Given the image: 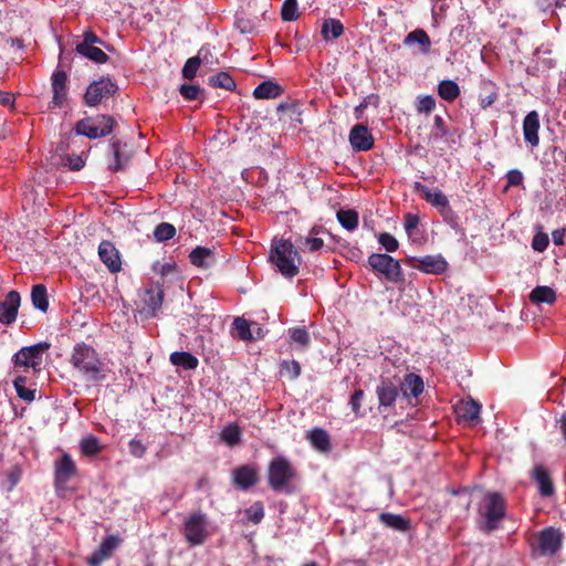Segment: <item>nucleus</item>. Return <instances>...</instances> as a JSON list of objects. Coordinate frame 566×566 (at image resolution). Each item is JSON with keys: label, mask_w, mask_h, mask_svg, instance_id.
<instances>
[{"label": "nucleus", "mask_w": 566, "mask_h": 566, "mask_svg": "<svg viewBox=\"0 0 566 566\" xmlns=\"http://www.w3.org/2000/svg\"><path fill=\"white\" fill-rule=\"evenodd\" d=\"M70 363L74 373L86 382L96 385L107 378L108 369L91 345L85 343L75 344L71 353Z\"/></svg>", "instance_id": "nucleus-1"}, {"label": "nucleus", "mask_w": 566, "mask_h": 566, "mask_svg": "<svg viewBox=\"0 0 566 566\" xmlns=\"http://www.w3.org/2000/svg\"><path fill=\"white\" fill-rule=\"evenodd\" d=\"M480 530L491 533L500 527L506 513V502L497 492H488L479 503Z\"/></svg>", "instance_id": "nucleus-2"}, {"label": "nucleus", "mask_w": 566, "mask_h": 566, "mask_svg": "<svg viewBox=\"0 0 566 566\" xmlns=\"http://www.w3.org/2000/svg\"><path fill=\"white\" fill-rule=\"evenodd\" d=\"M295 478L296 470L286 458L279 455L271 460L268 469V483L273 491L292 493V483Z\"/></svg>", "instance_id": "nucleus-3"}, {"label": "nucleus", "mask_w": 566, "mask_h": 566, "mask_svg": "<svg viewBox=\"0 0 566 566\" xmlns=\"http://www.w3.org/2000/svg\"><path fill=\"white\" fill-rule=\"evenodd\" d=\"M181 533L190 546L202 545L212 535L208 515L200 510L189 513L182 522Z\"/></svg>", "instance_id": "nucleus-4"}, {"label": "nucleus", "mask_w": 566, "mask_h": 566, "mask_svg": "<svg viewBox=\"0 0 566 566\" xmlns=\"http://www.w3.org/2000/svg\"><path fill=\"white\" fill-rule=\"evenodd\" d=\"M118 91V85L107 75L101 76L90 83L84 95V104L88 107H95L104 99L113 97Z\"/></svg>", "instance_id": "nucleus-5"}, {"label": "nucleus", "mask_w": 566, "mask_h": 566, "mask_svg": "<svg viewBox=\"0 0 566 566\" xmlns=\"http://www.w3.org/2000/svg\"><path fill=\"white\" fill-rule=\"evenodd\" d=\"M50 348L48 343H38L32 346L22 347L12 356L14 368H32L34 371L41 369L43 354Z\"/></svg>", "instance_id": "nucleus-6"}, {"label": "nucleus", "mask_w": 566, "mask_h": 566, "mask_svg": "<svg viewBox=\"0 0 566 566\" xmlns=\"http://www.w3.org/2000/svg\"><path fill=\"white\" fill-rule=\"evenodd\" d=\"M269 261L285 277L295 276L301 265L297 250H270Z\"/></svg>", "instance_id": "nucleus-7"}, {"label": "nucleus", "mask_w": 566, "mask_h": 566, "mask_svg": "<svg viewBox=\"0 0 566 566\" xmlns=\"http://www.w3.org/2000/svg\"><path fill=\"white\" fill-rule=\"evenodd\" d=\"M375 391L378 398V411L385 417L394 412L400 395L399 385L390 378H381Z\"/></svg>", "instance_id": "nucleus-8"}, {"label": "nucleus", "mask_w": 566, "mask_h": 566, "mask_svg": "<svg viewBox=\"0 0 566 566\" xmlns=\"http://www.w3.org/2000/svg\"><path fill=\"white\" fill-rule=\"evenodd\" d=\"M368 263L377 274L384 275L386 280L398 283L402 280V272L399 262L386 253H373Z\"/></svg>", "instance_id": "nucleus-9"}, {"label": "nucleus", "mask_w": 566, "mask_h": 566, "mask_svg": "<svg viewBox=\"0 0 566 566\" xmlns=\"http://www.w3.org/2000/svg\"><path fill=\"white\" fill-rule=\"evenodd\" d=\"M101 120L106 122L107 124L103 126L99 130L95 127L94 117H86L78 120L75 124L74 130L78 136H85L90 139H96L99 137H105L112 134L114 126L116 125V120L113 116L109 115H101Z\"/></svg>", "instance_id": "nucleus-10"}, {"label": "nucleus", "mask_w": 566, "mask_h": 566, "mask_svg": "<svg viewBox=\"0 0 566 566\" xmlns=\"http://www.w3.org/2000/svg\"><path fill=\"white\" fill-rule=\"evenodd\" d=\"M410 266L426 274L442 275L448 270V262L441 254L410 256Z\"/></svg>", "instance_id": "nucleus-11"}, {"label": "nucleus", "mask_w": 566, "mask_h": 566, "mask_svg": "<svg viewBox=\"0 0 566 566\" xmlns=\"http://www.w3.org/2000/svg\"><path fill=\"white\" fill-rule=\"evenodd\" d=\"M52 101L49 108H61L66 104L69 90H67V74L63 70H55L51 76Z\"/></svg>", "instance_id": "nucleus-12"}, {"label": "nucleus", "mask_w": 566, "mask_h": 566, "mask_svg": "<svg viewBox=\"0 0 566 566\" xmlns=\"http://www.w3.org/2000/svg\"><path fill=\"white\" fill-rule=\"evenodd\" d=\"M76 464L69 453H63L55 462L54 483L57 489H64L69 481L76 474Z\"/></svg>", "instance_id": "nucleus-13"}, {"label": "nucleus", "mask_w": 566, "mask_h": 566, "mask_svg": "<svg viewBox=\"0 0 566 566\" xmlns=\"http://www.w3.org/2000/svg\"><path fill=\"white\" fill-rule=\"evenodd\" d=\"M122 539L117 535L106 536L97 549L87 557L86 563L88 566H101L104 560L108 559L113 552L118 547Z\"/></svg>", "instance_id": "nucleus-14"}, {"label": "nucleus", "mask_w": 566, "mask_h": 566, "mask_svg": "<svg viewBox=\"0 0 566 566\" xmlns=\"http://www.w3.org/2000/svg\"><path fill=\"white\" fill-rule=\"evenodd\" d=\"M413 190L419 192L428 203L438 209L442 214L451 211L449 199L441 190L434 189L431 191L427 186L418 181L413 184Z\"/></svg>", "instance_id": "nucleus-15"}, {"label": "nucleus", "mask_w": 566, "mask_h": 566, "mask_svg": "<svg viewBox=\"0 0 566 566\" xmlns=\"http://www.w3.org/2000/svg\"><path fill=\"white\" fill-rule=\"evenodd\" d=\"M349 144L355 151H367L374 147V137L364 124L355 125L349 132Z\"/></svg>", "instance_id": "nucleus-16"}, {"label": "nucleus", "mask_w": 566, "mask_h": 566, "mask_svg": "<svg viewBox=\"0 0 566 566\" xmlns=\"http://www.w3.org/2000/svg\"><path fill=\"white\" fill-rule=\"evenodd\" d=\"M563 534L553 527L539 533L538 549L541 555H554L562 546Z\"/></svg>", "instance_id": "nucleus-17"}, {"label": "nucleus", "mask_w": 566, "mask_h": 566, "mask_svg": "<svg viewBox=\"0 0 566 566\" xmlns=\"http://www.w3.org/2000/svg\"><path fill=\"white\" fill-rule=\"evenodd\" d=\"M21 297L17 291H10L6 298L0 302V323L4 325L12 324L18 314Z\"/></svg>", "instance_id": "nucleus-18"}, {"label": "nucleus", "mask_w": 566, "mask_h": 566, "mask_svg": "<svg viewBox=\"0 0 566 566\" xmlns=\"http://www.w3.org/2000/svg\"><path fill=\"white\" fill-rule=\"evenodd\" d=\"M481 405L473 399L460 400L454 406L457 419L460 422H474L479 419Z\"/></svg>", "instance_id": "nucleus-19"}, {"label": "nucleus", "mask_w": 566, "mask_h": 566, "mask_svg": "<svg viewBox=\"0 0 566 566\" xmlns=\"http://www.w3.org/2000/svg\"><path fill=\"white\" fill-rule=\"evenodd\" d=\"M539 116L536 111L530 112L523 120V136L527 144L537 147L539 144Z\"/></svg>", "instance_id": "nucleus-20"}, {"label": "nucleus", "mask_w": 566, "mask_h": 566, "mask_svg": "<svg viewBox=\"0 0 566 566\" xmlns=\"http://www.w3.org/2000/svg\"><path fill=\"white\" fill-rule=\"evenodd\" d=\"M142 301L145 304L148 312L154 316L163 305V286L160 284H151L149 287L145 289L144 294L142 296Z\"/></svg>", "instance_id": "nucleus-21"}, {"label": "nucleus", "mask_w": 566, "mask_h": 566, "mask_svg": "<svg viewBox=\"0 0 566 566\" xmlns=\"http://www.w3.org/2000/svg\"><path fill=\"white\" fill-rule=\"evenodd\" d=\"M258 481V470L253 465H241L233 471V483L241 490H248Z\"/></svg>", "instance_id": "nucleus-22"}, {"label": "nucleus", "mask_w": 566, "mask_h": 566, "mask_svg": "<svg viewBox=\"0 0 566 566\" xmlns=\"http://www.w3.org/2000/svg\"><path fill=\"white\" fill-rule=\"evenodd\" d=\"M532 476L534 481L537 483L538 491L542 496L548 497L554 494L555 489L551 475L544 465H536L533 470Z\"/></svg>", "instance_id": "nucleus-23"}, {"label": "nucleus", "mask_w": 566, "mask_h": 566, "mask_svg": "<svg viewBox=\"0 0 566 566\" xmlns=\"http://www.w3.org/2000/svg\"><path fill=\"white\" fill-rule=\"evenodd\" d=\"M397 384L399 385L400 392H402L405 397L411 396L418 398L424 388L422 378L412 373L407 374L403 380Z\"/></svg>", "instance_id": "nucleus-24"}, {"label": "nucleus", "mask_w": 566, "mask_h": 566, "mask_svg": "<svg viewBox=\"0 0 566 566\" xmlns=\"http://www.w3.org/2000/svg\"><path fill=\"white\" fill-rule=\"evenodd\" d=\"M114 161L109 164V169L113 171H119L126 168L130 160V155L124 150L126 144H122L119 140H112L111 144Z\"/></svg>", "instance_id": "nucleus-25"}, {"label": "nucleus", "mask_w": 566, "mask_h": 566, "mask_svg": "<svg viewBox=\"0 0 566 566\" xmlns=\"http://www.w3.org/2000/svg\"><path fill=\"white\" fill-rule=\"evenodd\" d=\"M379 521L386 527L392 528L398 532H407L410 530L411 522L409 518L400 514L384 512L379 515Z\"/></svg>", "instance_id": "nucleus-26"}, {"label": "nucleus", "mask_w": 566, "mask_h": 566, "mask_svg": "<svg viewBox=\"0 0 566 566\" xmlns=\"http://www.w3.org/2000/svg\"><path fill=\"white\" fill-rule=\"evenodd\" d=\"M170 363L185 370H195L199 366L198 358L189 352H174L169 357Z\"/></svg>", "instance_id": "nucleus-27"}, {"label": "nucleus", "mask_w": 566, "mask_h": 566, "mask_svg": "<svg viewBox=\"0 0 566 566\" xmlns=\"http://www.w3.org/2000/svg\"><path fill=\"white\" fill-rule=\"evenodd\" d=\"M307 439L311 444L321 452H327L331 450V438L326 430L321 428H314L308 431Z\"/></svg>", "instance_id": "nucleus-28"}, {"label": "nucleus", "mask_w": 566, "mask_h": 566, "mask_svg": "<svg viewBox=\"0 0 566 566\" xmlns=\"http://www.w3.org/2000/svg\"><path fill=\"white\" fill-rule=\"evenodd\" d=\"M283 93V88L275 82L264 81L260 83L253 91V96L258 99L275 98Z\"/></svg>", "instance_id": "nucleus-29"}, {"label": "nucleus", "mask_w": 566, "mask_h": 566, "mask_svg": "<svg viewBox=\"0 0 566 566\" xmlns=\"http://www.w3.org/2000/svg\"><path fill=\"white\" fill-rule=\"evenodd\" d=\"M75 51L77 54L97 64H103L108 61V55L96 45L87 46L86 44H77Z\"/></svg>", "instance_id": "nucleus-30"}, {"label": "nucleus", "mask_w": 566, "mask_h": 566, "mask_svg": "<svg viewBox=\"0 0 566 566\" xmlns=\"http://www.w3.org/2000/svg\"><path fill=\"white\" fill-rule=\"evenodd\" d=\"M533 304H548L552 305L556 301V292L549 286H536L528 296Z\"/></svg>", "instance_id": "nucleus-31"}, {"label": "nucleus", "mask_w": 566, "mask_h": 566, "mask_svg": "<svg viewBox=\"0 0 566 566\" xmlns=\"http://www.w3.org/2000/svg\"><path fill=\"white\" fill-rule=\"evenodd\" d=\"M343 32L344 25L339 20L332 18L324 20L321 33L325 41L336 40Z\"/></svg>", "instance_id": "nucleus-32"}, {"label": "nucleus", "mask_w": 566, "mask_h": 566, "mask_svg": "<svg viewBox=\"0 0 566 566\" xmlns=\"http://www.w3.org/2000/svg\"><path fill=\"white\" fill-rule=\"evenodd\" d=\"M98 255L109 272L117 273L122 270L119 250H98Z\"/></svg>", "instance_id": "nucleus-33"}, {"label": "nucleus", "mask_w": 566, "mask_h": 566, "mask_svg": "<svg viewBox=\"0 0 566 566\" xmlns=\"http://www.w3.org/2000/svg\"><path fill=\"white\" fill-rule=\"evenodd\" d=\"M412 43L420 44L422 53H429L431 48V40L423 29H416L407 34L403 40V44L410 45Z\"/></svg>", "instance_id": "nucleus-34"}, {"label": "nucleus", "mask_w": 566, "mask_h": 566, "mask_svg": "<svg viewBox=\"0 0 566 566\" xmlns=\"http://www.w3.org/2000/svg\"><path fill=\"white\" fill-rule=\"evenodd\" d=\"M438 95L451 103L460 96V87L452 80H443L438 84Z\"/></svg>", "instance_id": "nucleus-35"}, {"label": "nucleus", "mask_w": 566, "mask_h": 566, "mask_svg": "<svg viewBox=\"0 0 566 566\" xmlns=\"http://www.w3.org/2000/svg\"><path fill=\"white\" fill-rule=\"evenodd\" d=\"M189 259L193 265L207 269L214 262L213 250H191Z\"/></svg>", "instance_id": "nucleus-36"}, {"label": "nucleus", "mask_w": 566, "mask_h": 566, "mask_svg": "<svg viewBox=\"0 0 566 566\" xmlns=\"http://www.w3.org/2000/svg\"><path fill=\"white\" fill-rule=\"evenodd\" d=\"M103 447L97 437L88 434L80 442V450L85 457H94L102 451Z\"/></svg>", "instance_id": "nucleus-37"}, {"label": "nucleus", "mask_w": 566, "mask_h": 566, "mask_svg": "<svg viewBox=\"0 0 566 566\" xmlns=\"http://www.w3.org/2000/svg\"><path fill=\"white\" fill-rule=\"evenodd\" d=\"M338 222L346 230H354L358 226L359 216L354 209H339L336 213Z\"/></svg>", "instance_id": "nucleus-38"}, {"label": "nucleus", "mask_w": 566, "mask_h": 566, "mask_svg": "<svg viewBox=\"0 0 566 566\" xmlns=\"http://www.w3.org/2000/svg\"><path fill=\"white\" fill-rule=\"evenodd\" d=\"M32 304L35 308L46 312L49 307L46 287L43 284H36L31 291Z\"/></svg>", "instance_id": "nucleus-39"}, {"label": "nucleus", "mask_w": 566, "mask_h": 566, "mask_svg": "<svg viewBox=\"0 0 566 566\" xmlns=\"http://www.w3.org/2000/svg\"><path fill=\"white\" fill-rule=\"evenodd\" d=\"M153 271L156 274H159L163 279H167L170 276H177L179 274V270L177 263L175 261H156L151 266Z\"/></svg>", "instance_id": "nucleus-40"}, {"label": "nucleus", "mask_w": 566, "mask_h": 566, "mask_svg": "<svg viewBox=\"0 0 566 566\" xmlns=\"http://www.w3.org/2000/svg\"><path fill=\"white\" fill-rule=\"evenodd\" d=\"M209 84L212 87H221L227 91H234L237 87L235 81L227 72H220L209 77Z\"/></svg>", "instance_id": "nucleus-41"}, {"label": "nucleus", "mask_w": 566, "mask_h": 566, "mask_svg": "<svg viewBox=\"0 0 566 566\" xmlns=\"http://www.w3.org/2000/svg\"><path fill=\"white\" fill-rule=\"evenodd\" d=\"M233 327L237 331V336L241 340H252L254 339V335L252 332V324L242 317H237L233 321Z\"/></svg>", "instance_id": "nucleus-42"}, {"label": "nucleus", "mask_w": 566, "mask_h": 566, "mask_svg": "<svg viewBox=\"0 0 566 566\" xmlns=\"http://www.w3.org/2000/svg\"><path fill=\"white\" fill-rule=\"evenodd\" d=\"M289 336L292 343L297 344L302 349L308 347L311 337L305 327H292L289 328Z\"/></svg>", "instance_id": "nucleus-43"}, {"label": "nucleus", "mask_w": 566, "mask_h": 566, "mask_svg": "<svg viewBox=\"0 0 566 566\" xmlns=\"http://www.w3.org/2000/svg\"><path fill=\"white\" fill-rule=\"evenodd\" d=\"M25 384H27V378L23 376H18L13 380V386H14V389H15L19 398L31 402L35 398V390L27 388Z\"/></svg>", "instance_id": "nucleus-44"}, {"label": "nucleus", "mask_w": 566, "mask_h": 566, "mask_svg": "<svg viewBox=\"0 0 566 566\" xmlns=\"http://www.w3.org/2000/svg\"><path fill=\"white\" fill-rule=\"evenodd\" d=\"M221 439L228 444V446H235L241 440V430L240 427L237 423H231L227 426L221 431Z\"/></svg>", "instance_id": "nucleus-45"}, {"label": "nucleus", "mask_w": 566, "mask_h": 566, "mask_svg": "<svg viewBox=\"0 0 566 566\" xmlns=\"http://www.w3.org/2000/svg\"><path fill=\"white\" fill-rule=\"evenodd\" d=\"M244 516L248 522L259 524L264 517V506L260 501L254 502L244 510Z\"/></svg>", "instance_id": "nucleus-46"}, {"label": "nucleus", "mask_w": 566, "mask_h": 566, "mask_svg": "<svg viewBox=\"0 0 566 566\" xmlns=\"http://www.w3.org/2000/svg\"><path fill=\"white\" fill-rule=\"evenodd\" d=\"M175 234L176 228L168 222L159 223L154 230V235L158 242H165L166 240L174 238Z\"/></svg>", "instance_id": "nucleus-47"}, {"label": "nucleus", "mask_w": 566, "mask_h": 566, "mask_svg": "<svg viewBox=\"0 0 566 566\" xmlns=\"http://www.w3.org/2000/svg\"><path fill=\"white\" fill-rule=\"evenodd\" d=\"M201 53H202V50L199 51V54H201ZM200 64H201L200 55L192 56V57L188 59L182 67L184 78L189 80V81L192 80L196 76Z\"/></svg>", "instance_id": "nucleus-48"}, {"label": "nucleus", "mask_w": 566, "mask_h": 566, "mask_svg": "<svg viewBox=\"0 0 566 566\" xmlns=\"http://www.w3.org/2000/svg\"><path fill=\"white\" fill-rule=\"evenodd\" d=\"M297 0H284L281 9L283 21H295L298 18Z\"/></svg>", "instance_id": "nucleus-49"}, {"label": "nucleus", "mask_w": 566, "mask_h": 566, "mask_svg": "<svg viewBox=\"0 0 566 566\" xmlns=\"http://www.w3.org/2000/svg\"><path fill=\"white\" fill-rule=\"evenodd\" d=\"M281 374L294 380L301 375V365L297 360H283L281 363Z\"/></svg>", "instance_id": "nucleus-50"}, {"label": "nucleus", "mask_w": 566, "mask_h": 566, "mask_svg": "<svg viewBox=\"0 0 566 566\" xmlns=\"http://www.w3.org/2000/svg\"><path fill=\"white\" fill-rule=\"evenodd\" d=\"M364 397H365V392L363 389L358 388L356 389L352 396H350V399H349V406L353 410V412L355 413V417L356 418H361L364 417V412L361 411V402L364 400Z\"/></svg>", "instance_id": "nucleus-51"}, {"label": "nucleus", "mask_w": 566, "mask_h": 566, "mask_svg": "<svg viewBox=\"0 0 566 566\" xmlns=\"http://www.w3.org/2000/svg\"><path fill=\"white\" fill-rule=\"evenodd\" d=\"M203 92L200 86L190 84H182L179 88L180 95L187 101L198 99Z\"/></svg>", "instance_id": "nucleus-52"}, {"label": "nucleus", "mask_w": 566, "mask_h": 566, "mask_svg": "<svg viewBox=\"0 0 566 566\" xmlns=\"http://www.w3.org/2000/svg\"><path fill=\"white\" fill-rule=\"evenodd\" d=\"M234 27L242 33V34H250L253 33L255 25L253 20L244 17V15H235L234 20Z\"/></svg>", "instance_id": "nucleus-53"}, {"label": "nucleus", "mask_w": 566, "mask_h": 566, "mask_svg": "<svg viewBox=\"0 0 566 566\" xmlns=\"http://www.w3.org/2000/svg\"><path fill=\"white\" fill-rule=\"evenodd\" d=\"M536 230L537 231L532 241V248H547L549 238L548 234L544 231L543 226L538 224Z\"/></svg>", "instance_id": "nucleus-54"}, {"label": "nucleus", "mask_w": 566, "mask_h": 566, "mask_svg": "<svg viewBox=\"0 0 566 566\" xmlns=\"http://www.w3.org/2000/svg\"><path fill=\"white\" fill-rule=\"evenodd\" d=\"M506 181L505 190L510 187H520L523 185L524 176L518 169H512L506 174Z\"/></svg>", "instance_id": "nucleus-55"}, {"label": "nucleus", "mask_w": 566, "mask_h": 566, "mask_svg": "<svg viewBox=\"0 0 566 566\" xmlns=\"http://www.w3.org/2000/svg\"><path fill=\"white\" fill-rule=\"evenodd\" d=\"M436 107V99L431 95H426L419 98L417 104V111L422 113H430Z\"/></svg>", "instance_id": "nucleus-56"}, {"label": "nucleus", "mask_w": 566, "mask_h": 566, "mask_svg": "<svg viewBox=\"0 0 566 566\" xmlns=\"http://www.w3.org/2000/svg\"><path fill=\"white\" fill-rule=\"evenodd\" d=\"M64 164L73 171H78L81 170L84 165H85V161L84 159L82 158V156L80 155H67L65 158H64Z\"/></svg>", "instance_id": "nucleus-57"}, {"label": "nucleus", "mask_w": 566, "mask_h": 566, "mask_svg": "<svg viewBox=\"0 0 566 566\" xmlns=\"http://www.w3.org/2000/svg\"><path fill=\"white\" fill-rule=\"evenodd\" d=\"M129 452L135 458H143L146 453V447L142 443V441L132 439L129 441Z\"/></svg>", "instance_id": "nucleus-58"}, {"label": "nucleus", "mask_w": 566, "mask_h": 566, "mask_svg": "<svg viewBox=\"0 0 566 566\" xmlns=\"http://www.w3.org/2000/svg\"><path fill=\"white\" fill-rule=\"evenodd\" d=\"M7 478L11 483L10 490H12L22 478V469L20 465H13L10 471L7 473Z\"/></svg>", "instance_id": "nucleus-59"}, {"label": "nucleus", "mask_w": 566, "mask_h": 566, "mask_svg": "<svg viewBox=\"0 0 566 566\" xmlns=\"http://www.w3.org/2000/svg\"><path fill=\"white\" fill-rule=\"evenodd\" d=\"M419 224V217L412 213H407L405 217V230L406 232L411 235L412 232L418 228Z\"/></svg>", "instance_id": "nucleus-60"}, {"label": "nucleus", "mask_w": 566, "mask_h": 566, "mask_svg": "<svg viewBox=\"0 0 566 566\" xmlns=\"http://www.w3.org/2000/svg\"><path fill=\"white\" fill-rule=\"evenodd\" d=\"M78 44H86L87 46L96 45V44H104V41L97 36L93 31L87 30L83 34V41Z\"/></svg>", "instance_id": "nucleus-61"}, {"label": "nucleus", "mask_w": 566, "mask_h": 566, "mask_svg": "<svg viewBox=\"0 0 566 566\" xmlns=\"http://www.w3.org/2000/svg\"><path fill=\"white\" fill-rule=\"evenodd\" d=\"M371 99H374V101H375V103H377V101H378V96H377V95L371 94V95L367 96L366 98H364V101H363L359 105H357V106L355 107L354 113H355V117H356L357 119H359V118L361 117V115H363L364 111L367 108V106H368V104L371 102Z\"/></svg>", "instance_id": "nucleus-62"}, {"label": "nucleus", "mask_w": 566, "mask_h": 566, "mask_svg": "<svg viewBox=\"0 0 566 566\" xmlns=\"http://www.w3.org/2000/svg\"><path fill=\"white\" fill-rule=\"evenodd\" d=\"M378 242L382 248H398V241L389 233H381L378 238Z\"/></svg>", "instance_id": "nucleus-63"}, {"label": "nucleus", "mask_w": 566, "mask_h": 566, "mask_svg": "<svg viewBox=\"0 0 566 566\" xmlns=\"http://www.w3.org/2000/svg\"><path fill=\"white\" fill-rule=\"evenodd\" d=\"M497 98L496 92H491L488 95H481L479 98V103L481 108L485 109L486 107L491 106Z\"/></svg>", "instance_id": "nucleus-64"}]
</instances>
